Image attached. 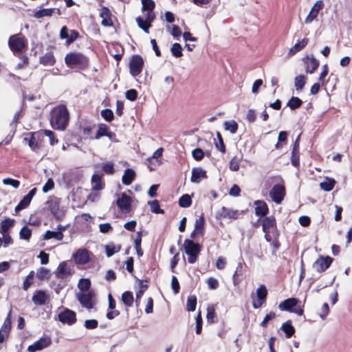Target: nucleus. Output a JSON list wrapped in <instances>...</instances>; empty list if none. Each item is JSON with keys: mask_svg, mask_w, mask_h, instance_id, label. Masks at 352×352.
I'll return each mask as SVG.
<instances>
[{"mask_svg": "<svg viewBox=\"0 0 352 352\" xmlns=\"http://www.w3.org/2000/svg\"><path fill=\"white\" fill-rule=\"evenodd\" d=\"M44 135L48 138L49 141L52 145H54L55 143L58 142V140L56 139L54 132L50 130L30 133L26 135L23 139V141L25 144L29 145L33 151L36 152L37 148L41 146Z\"/></svg>", "mask_w": 352, "mask_h": 352, "instance_id": "obj_1", "label": "nucleus"}, {"mask_svg": "<svg viewBox=\"0 0 352 352\" xmlns=\"http://www.w3.org/2000/svg\"><path fill=\"white\" fill-rule=\"evenodd\" d=\"M269 185H273L269 195L272 200L277 204H280L286 195L285 181L280 176H273L267 180Z\"/></svg>", "mask_w": 352, "mask_h": 352, "instance_id": "obj_2", "label": "nucleus"}, {"mask_svg": "<svg viewBox=\"0 0 352 352\" xmlns=\"http://www.w3.org/2000/svg\"><path fill=\"white\" fill-rule=\"evenodd\" d=\"M69 115L65 105L54 107L51 111L50 123L54 129L64 130L69 122Z\"/></svg>", "mask_w": 352, "mask_h": 352, "instance_id": "obj_3", "label": "nucleus"}, {"mask_svg": "<svg viewBox=\"0 0 352 352\" xmlns=\"http://www.w3.org/2000/svg\"><path fill=\"white\" fill-rule=\"evenodd\" d=\"M262 230L265 233V239L271 241V236H279L280 233L277 228L276 219L274 215L265 217L262 219Z\"/></svg>", "mask_w": 352, "mask_h": 352, "instance_id": "obj_4", "label": "nucleus"}, {"mask_svg": "<svg viewBox=\"0 0 352 352\" xmlns=\"http://www.w3.org/2000/svg\"><path fill=\"white\" fill-rule=\"evenodd\" d=\"M184 248L186 254L188 256V263L192 264L197 262L202 246L192 240L186 239L184 242Z\"/></svg>", "mask_w": 352, "mask_h": 352, "instance_id": "obj_5", "label": "nucleus"}, {"mask_svg": "<svg viewBox=\"0 0 352 352\" xmlns=\"http://www.w3.org/2000/svg\"><path fill=\"white\" fill-rule=\"evenodd\" d=\"M299 300L296 298H289L278 305V309L280 311H285L294 313L298 316H302L304 310L302 307H297Z\"/></svg>", "mask_w": 352, "mask_h": 352, "instance_id": "obj_6", "label": "nucleus"}, {"mask_svg": "<svg viewBox=\"0 0 352 352\" xmlns=\"http://www.w3.org/2000/svg\"><path fill=\"white\" fill-rule=\"evenodd\" d=\"M65 62L71 68L74 67H85L88 63V59L81 53L71 52L65 56Z\"/></svg>", "mask_w": 352, "mask_h": 352, "instance_id": "obj_7", "label": "nucleus"}, {"mask_svg": "<svg viewBox=\"0 0 352 352\" xmlns=\"http://www.w3.org/2000/svg\"><path fill=\"white\" fill-rule=\"evenodd\" d=\"M95 292L89 291L88 292H78L76 294V298L82 307L88 310L93 309L96 305Z\"/></svg>", "mask_w": 352, "mask_h": 352, "instance_id": "obj_8", "label": "nucleus"}, {"mask_svg": "<svg viewBox=\"0 0 352 352\" xmlns=\"http://www.w3.org/2000/svg\"><path fill=\"white\" fill-rule=\"evenodd\" d=\"M60 199L54 198L47 202V209L57 221L62 220L65 216V210L60 205Z\"/></svg>", "mask_w": 352, "mask_h": 352, "instance_id": "obj_9", "label": "nucleus"}, {"mask_svg": "<svg viewBox=\"0 0 352 352\" xmlns=\"http://www.w3.org/2000/svg\"><path fill=\"white\" fill-rule=\"evenodd\" d=\"M131 197L124 192L116 201V205L119 210L126 214H129V216L131 215Z\"/></svg>", "mask_w": 352, "mask_h": 352, "instance_id": "obj_10", "label": "nucleus"}, {"mask_svg": "<svg viewBox=\"0 0 352 352\" xmlns=\"http://www.w3.org/2000/svg\"><path fill=\"white\" fill-rule=\"evenodd\" d=\"M244 214V211L233 210L231 208H226L225 206L221 207V208L218 211L217 216L219 218L223 219H230L232 220H236L242 217Z\"/></svg>", "mask_w": 352, "mask_h": 352, "instance_id": "obj_11", "label": "nucleus"}, {"mask_svg": "<svg viewBox=\"0 0 352 352\" xmlns=\"http://www.w3.org/2000/svg\"><path fill=\"white\" fill-rule=\"evenodd\" d=\"M58 320L63 324L72 325L76 322V314L73 310L65 308L58 314Z\"/></svg>", "mask_w": 352, "mask_h": 352, "instance_id": "obj_12", "label": "nucleus"}, {"mask_svg": "<svg viewBox=\"0 0 352 352\" xmlns=\"http://www.w3.org/2000/svg\"><path fill=\"white\" fill-rule=\"evenodd\" d=\"M144 65V60L140 55H133L129 63V69L131 74L135 77L138 76Z\"/></svg>", "mask_w": 352, "mask_h": 352, "instance_id": "obj_13", "label": "nucleus"}, {"mask_svg": "<svg viewBox=\"0 0 352 352\" xmlns=\"http://www.w3.org/2000/svg\"><path fill=\"white\" fill-rule=\"evenodd\" d=\"M8 45L14 52H21L25 47V43L23 36L19 34L12 35L8 40Z\"/></svg>", "mask_w": 352, "mask_h": 352, "instance_id": "obj_14", "label": "nucleus"}, {"mask_svg": "<svg viewBox=\"0 0 352 352\" xmlns=\"http://www.w3.org/2000/svg\"><path fill=\"white\" fill-rule=\"evenodd\" d=\"M267 289L264 285H261L256 291V296L257 299L256 300H253L252 307L254 309H258L262 307L263 304L265 303L267 296Z\"/></svg>", "mask_w": 352, "mask_h": 352, "instance_id": "obj_15", "label": "nucleus"}, {"mask_svg": "<svg viewBox=\"0 0 352 352\" xmlns=\"http://www.w3.org/2000/svg\"><path fill=\"white\" fill-rule=\"evenodd\" d=\"M333 261V259L329 256H320L314 263L313 267L317 272H323L330 267Z\"/></svg>", "mask_w": 352, "mask_h": 352, "instance_id": "obj_16", "label": "nucleus"}, {"mask_svg": "<svg viewBox=\"0 0 352 352\" xmlns=\"http://www.w3.org/2000/svg\"><path fill=\"white\" fill-rule=\"evenodd\" d=\"M54 274L58 279H65L71 276L73 274V272L67 263L63 261L59 263Z\"/></svg>", "mask_w": 352, "mask_h": 352, "instance_id": "obj_17", "label": "nucleus"}, {"mask_svg": "<svg viewBox=\"0 0 352 352\" xmlns=\"http://www.w3.org/2000/svg\"><path fill=\"white\" fill-rule=\"evenodd\" d=\"M52 343V340L49 337L41 338L38 340L30 345L28 348L29 352H36L49 346Z\"/></svg>", "mask_w": 352, "mask_h": 352, "instance_id": "obj_18", "label": "nucleus"}, {"mask_svg": "<svg viewBox=\"0 0 352 352\" xmlns=\"http://www.w3.org/2000/svg\"><path fill=\"white\" fill-rule=\"evenodd\" d=\"M36 188H33L30 190L28 195L23 197V198L20 201V202L15 207V212H18L25 208H26L31 203V201L33 197L35 195L36 192Z\"/></svg>", "mask_w": 352, "mask_h": 352, "instance_id": "obj_19", "label": "nucleus"}, {"mask_svg": "<svg viewBox=\"0 0 352 352\" xmlns=\"http://www.w3.org/2000/svg\"><path fill=\"white\" fill-rule=\"evenodd\" d=\"M324 7V3L322 0L317 1L314 6L311 8L309 14L305 18V23H311L314 20L317 18L319 11Z\"/></svg>", "mask_w": 352, "mask_h": 352, "instance_id": "obj_20", "label": "nucleus"}, {"mask_svg": "<svg viewBox=\"0 0 352 352\" xmlns=\"http://www.w3.org/2000/svg\"><path fill=\"white\" fill-rule=\"evenodd\" d=\"M74 260L76 264L84 265L89 262V252L85 249H80L74 254Z\"/></svg>", "mask_w": 352, "mask_h": 352, "instance_id": "obj_21", "label": "nucleus"}, {"mask_svg": "<svg viewBox=\"0 0 352 352\" xmlns=\"http://www.w3.org/2000/svg\"><path fill=\"white\" fill-rule=\"evenodd\" d=\"M108 300H109V309L110 311L107 313V318L109 320H113L116 317L118 316L120 314V311L115 309L116 306V302L112 295L109 294L108 295Z\"/></svg>", "mask_w": 352, "mask_h": 352, "instance_id": "obj_22", "label": "nucleus"}, {"mask_svg": "<svg viewBox=\"0 0 352 352\" xmlns=\"http://www.w3.org/2000/svg\"><path fill=\"white\" fill-rule=\"evenodd\" d=\"M162 155H151L146 160V164L150 170H155L162 164Z\"/></svg>", "mask_w": 352, "mask_h": 352, "instance_id": "obj_23", "label": "nucleus"}, {"mask_svg": "<svg viewBox=\"0 0 352 352\" xmlns=\"http://www.w3.org/2000/svg\"><path fill=\"white\" fill-rule=\"evenodd\" d=\"M305 69L307 73L312 74L319 66V61L313 55L307 56L304 60Z\"/></svg>", "mask_w": 352, "mask_h": 352, "instance_id": "obj_24", "label": "nucleus"}, {"mask_svg": "<svg viewBox=\"0 0 352 352\" xmlns=\"http://www.w3.org/2000/svg\"><path fill=\"white\" fill-rule=\"evenodd\" d=\"M256 205L255 214L260 217H266L269 212V208L267 204L263 200H256L254 201Z\"/></svg>", "mask_w": 352, "mask_h": 352, "instance_id": "obj_25", "label": "nucleus"}, {"mask_svg": "<svg viewBox=\"0 0 352 352\" xmlns=\"http://www.w3.org/2000/svg\"><path fill=\"white\" fill-rule=\"evenodd\" d=\"M207 178L206 171L201 168H193L192 169V175L190 181L192 183H199L201 179Z\"/></svg>", "mask_w": 352, "mask_h": 352, "instance_id": "obj_26", "label": "nucleus"}, {"mask_svg": "<svg viewBox=\"0 0 352 352\" xmlns=\"http://www.w3.org/2000/svg\"><path fill=\"white\" fill-rule=\"evenodd\" d=\"M247 161L243 160V155H234L230 162V168L233 171H237L240 166L245 167Z\"/></svg>", "mask_w": 352, "mask_h": 352, "instance_id": "obj_27", "label": "nucleus"}, {"mask_svg": "<svg viewBox=\"0 0 352 352\" xmlns=\"http://www.w3.org/2000/svg\"><path fill=\"white\" fill-rule=\"evenodd\" d=\"M47 300V296L43 290L35 291L32 297V300L36 305H43L46 303Z\"/></svg>", "mask_w": 352, "mask_h": 352, "instance_id": "obj_28", "label": "nucleus"}, {"mask_svg": "<svg viewBox=\"0 0 352 352\" xmlns=\"http://www.w3.org/2000/svg\"><path fill=\"white\" fill-rule=\"evenodd\" d=\"M244 265L243 261L239 262L237 264L236 270L232 276V282L234 286H238L241 282V276L243 275Z\"/></svg>", "mask_w": 352, "mask_h": 352, "instance_id": "obj_29", "label": "nucleus"}, {"mask_svg": "<svg viewBox=\"0 0 352 352\" xmlns=\"http://www.w3.org/2000/svg\"><path fill=\"white\" fill-rule=\"evenodd\" d=\"M280 329L285 333L287 338H292L296 331L291 320H287L286 322H283L280 327Z\"/></svg>", "mask_w": 352, "mask_h": 352, "instance_id": "obj_30", "label": "nucleus"}, {"mask_svg": "<svg viewBox=\"0 0 352 352\" xmlns=\"http://www.w3.org/2000/svg\"><path fill=\"white\" fill-rule=\"evenodd\" d=\"M39 62L45 66H52L56 63V58L52 52H47L39 58Z\"/></svg>", "mask_w": 352, "mask_h": 352, "instance_id": "obj_31", "label": "nucleus"}, {"mask_svg": "<svg viewBox=\"0 0 352 352\" xmlns=\"http://www.w3.org/2000/svg\"><path fill=\"white\" fill-rule=\"evenodd\" d=\"M135 178V172L131 168H127L124 170V175L122 177V182L126 186L132 184Z\"/></svg>", "mask_w": 352, "mask_h": 352, "instance_id": "obj_32", "label": "nucleus"}, {"mask_svg": "<svg viewBox=\"0 0 352 352\" xmlns=\"http://www.w3.org/2000/svg\"><path fill=\"white\" fill-rule=\"evenodd\" d=\"M110 16L111 13L109 10L107 8H102L100 12V16L102 19L101 24L103 26L108 27L112 25L113 23Z\"/></svg>", "mask_w": 352, "mask_h": 352, "instance_id": "obj_33", "label": "nucleus"}, {"mask_svg": "<svg viewBox=\"0 0 352 352\" xmlns=\"http://www.w3.org/2000/svg\"><path fill=\"white\" fill-rule=\"evenodd\" d=\"M91 184L92 190H102L104 186V184L102 183V175L94 174L91 177Z\"/></svg>", "mask_w": 352, "mask_h": 352, "instance_id": "obj_34", "label": "nucleus"}, {"mask_svg": "<svg viewBox=\"0 0 352 352\" xmlns=\"http://www.w3.org/2000/svg\"><path fill=\"white\" fill-rule=\"evenodd\" d=\"M122 248L121 244L116 245L113 242L109 243L105 246V252L107 257L112 256L114 254L120 252Z\"/></svg>", "mask_w": 352, "mask_h": 352, "instance_id": "obj_35", "label": "nucleus"}, {"mask_svg": "<svg viewBox=\"0 0 352 352\" xmlns=\"http://www.w3.org/2000/svg\"><path fill=\"white\" fill-rule=\"evenodd\" d=\"M194 229L199 232L201 236H204L205 233V219L204 213H201V216L196 219Z\"/></svg>", "mask_w": 352, "mask_h": 352, "instance_id": "obj_36", "label": "nucleus"}, {"mask_svg": "<svg viewBox=\"0 0 352 352\" xmlns=\"http://www.w3.org/2000/svg\"><path fill=\"white\" fill-rule=\"evenodd\" d=\"M308 43V38H304L300 41L296 43L289 51L288 56H292L295 54L296 52L300 51L302 48H304Z\"/></svg>", "mask_w": 352, "mask_h": 352, "instance_id": "obj_37", "label": "nucleus"}, {"mask_svg": "<svg viewBox=\"0 0 352 352\" xmlns=\"http://www.w3.org/2000/svg\"><path fill=\"white\" fill-rule=\"evenodd\" d=\"M139 282H140V289L136 292V295H135V300H136L137 305H139L142 296H143L144 293L146 292V290L148 287V280H139Z\"/></svg>", "mask_w": 352, "mask_h": 352, "instance_id": "obj_38", "label": "nucleus"}, {"mask_svg": "<svg viewBox=\"0 0 352 352\" xmlns=\"http://www.w3.org/2000/svg\"><path fill=\"white\" fill-rule=\"evenodd\" d=\"M55 10L60 13V10L56 8H44L37 10L34 12V16L36 19H40L44 16H50L53 14Z\"/></svg>", "mask_w": 352, "mask_h": 352, "instance_id": "obj_39", "label": "nucleus"}, {"mask_svg": "<svg viewBox=\"0 0 352 352\" xmlns=\"http://www.w3.org/2000/svg\"><path fill=\"white\" fill-rule=\"evenodd\" d=\"M14 224V220L8 218L3 220L0 223V233L6 234L9 233V230Z\"/></svg>", "mask_w": 352, "mask_h": 352, "instance_id": "obj_40", "label": "nucleus"}, {"mask_svg": "<svg viewBox=\"0 0 352 352\" xmlns=\"http://www.w3.org/2000/svg\"><path fill=\"white\" fill-rule=\"evenodd\" d=\"M142 232L139 231L136 233V238L134 240V245L135 249L136 250L137 254L138 257H141L144 252L142 249Z\"/></svg>", "mask_w": 352, "mask_h": 352, "instance_id": "obj_41", "label": "nucleus"}, {"mask_svg": "<svg viewBox=\"0 0 352 352\" xmlns=\"http://www.w3.org/2000/svg\"><path fill=\"white\" fill-rule=\"evenodd\" d=\"M66 285L67 283L64 279L54 280L50 283V287L54 289L57 294H58Z\"/></svg>", "mask_w": 352, "mask_h": 352, "instance_id": "obj_42", "label": "nucleus"}, {"mask_svg": "<svg viewBox=\"0 0 352 352\" xmlns=\"http://www.w3.org/2000/svg\"><path fill=\"white\" fill-rule=\"evenodd\" d=\"M121 300L127 307H132L134 302L133 293L130 291L124 292L122 294Z\"/></svg>", "mask_w": 352, "mask_h": 352, "instance_id": "obj_43", "label": "nucleus"}, {"mask_svg": "<svg viewBox=\"0 0 352 352\" xmlns=\"http://www.w3.org/2000/svg\"><path fill=\"white\" fill-rule=\"evenodd\" d=\"M63 234H60V232L47 230L43 234L44 240H50L52 239H55L57 241H62L63 239Z\"/></svg>", "mask_w": 352, "mask_h": 352, "instance_id": "obj_44", "label": "nucleus"}, {"mask_svg": "<svg viewBox=\"0 0 352 352\" xmlns=\"http://www.w3.org/2000/svg\"><path fill=\"white\" fill-rule=\"evenodd\" d=\"M336 185V181L334 179L326 177L324 181L320 182V187L324 191L329 192L333 190Z\"/></svg>", "mask_w": 352, "mask_h": 352, "instance_id": "obj_45", "label": "nucleus"}, {"mask_svg": "<svg viewBox=\"0 0 352 352\" xmlns=\"http://www.w3.org/2000/svg\"><path fill=\"white\" fill-rule=\"evenodd\" d=\"M51 275L50 270L43 267L38 268L36 272V277L40 280H49Z\"/></svg>", "mask_w": 352, "mask_h": 352, "instance_id": "obj_46", "label": "nucleus"}, {"mask_svg": "<svg viewBox=\"0 0 352 352\" xmlns=\"http://www.w3.org/2000/svg\"><path fill=\"white\" fill-rule=\"evenodd\" d=\"M217 318V314L215 312V308L213 305H210L207 307V314L206 319L207 322L209 324H213L215 322V318Z\"/></svg>", "mask_w": 352, "mask_h": 352, "instance_id": "obj_47", "label": "nucleus"}, {"mask_svg": "<svg viewBox=\"0 0 352 352\" xmlns=\"http://www.w3.org/2000/svg\"><path fill=\"white\" fill-rule=\"evenodd\" d=\"M197 299L195 295H190L187 298L186 310L194 311L196 309Z\"/></svg>", "mask_w": 352, "mask_h": 352, "instance_id": "obj_48", "label": "nucleus"}, {"mask_svg": "<svg viewBox=\"0 0 352 352\" xmlns=\"http://www.w3.org/2000/svg\"><path fill=\"white\" fill-rule=\"evenodd\" d=\"M91 287V281L87 278H81L80 279L78 287V289L83 292H88Z\"/></svg>", "mask_w": 352, "mask_h": 352, "instance_id": "obj_49", "label": "nucleus"}, {"mask_svg": "<svg viewBox=\"0 0 352 352\" xmlns=\"http://www.w3.org/2000/svg\"><path fill=\"white\" fill-rule=\"evenodd\" d=\"M192 204V199L188 194L183 195L179 199V205L182 208H188Z\"/></svg>", "mask_w": 352, "mask_h": 352, "instance_id": "obj_50", "label": "nucleus"}, {"mask_svg": "<svg viewBox=\"0 0 352 352\" xmlns=\"http://www.w3.org/2000/svg\"><path fill=\"white\" fill-rule=\"evenodd\" d=\"M306 83V77L304 75H299L295 78L294 85L296 90H301Z\"/></svg>", "mask_w": 352, "mask_h": 352, "instance_id": "obj_51", "label": "nucleus"}, {"mask_svg": "<svg viewBox=\"0 0 352 352\" xmlns=\"http://www.w3.org/2000/svg\"><path fill=\"white\" fill-rule=\"evenodd\" d=\"M34 277V271L30 272L28 275L25 277V278L23 281V289L25 291H27L30 287V286L32 285Z\"/></svg>", "mask_w": 352, "mask_h": 352, "instance_id": "obj_52", "label": "nucleus"}, {"mask_svg": "<svg viewBox=\"0 0 352 352\" xmlns=\"http://www.w3.org/2000/svg\"><path fill=\"white\" fill-rule=\"evenodd\" d=\"M170 52L172 55L176 58H179L183 55L182 47L178 43H175L171 46Z\"/></svg>", "mask_w": 352, "mask_h": 352, "instance_id": "obj_53", "label": "nucleus"}, {"mask_svg": "<svg viewBox=\"0 0 352 352\" xmlns=\"http://www.w3.org/2000/svg\"><path fill=\"white\" fill-rule=\"evenodd\" d=\"M302 100L298 97H292L287 102V106L292 109L294 110L300 107L302 104Z\"/></svg>", "mask_w": 352, "mask_h": 352, "instance_id": "obj_54", "label": "nucleus"}, {"mask_svg": "<svg viewBox=\"0 0 352 352\" xmlns=\"http://www.w3.org/2000/svg\"><path fill=\"white\" fill-rule=\"evenodd\" d=\"M136 22L138 26L142 29L146 33H148L149 28L151 26V24L146 22L145 19L142 18L141 16H138L136 18Z\"/></svg>", "mask_w": 352, "mask_h": 352, "instance_id": "obj_55", "label": "nucleus"}, {"mask_svg": "<svg viewBox=\"0 0 352 352\" xmlns=\"http://www.w3.org/2000/svg\"><path fill=\"white\" fill-rule=\"evenodd\" d=\"M142 7V11H153L155 4L153 0H141Z\"/></svg>", "mask_w": 352, "mask_h": 352, "instance_id": "obj_56", "label": "nucleus"}, {"mask_svg": "<svg viewBox=\"0 0 352 352\" xmlns=\"http://www.w3.org/2000/svg\"><path fill=\"white\" fill-rule=\"evenodd\" d=\"M224 127L226 130L229 131L231 133L234 134L238 129V124L234 120L226 121L224 122Z\"/></svg>", "mask_w": 352, "mask_h": 352, "instance_id": "obj_57", "label": "nucleus"}, {"mask_svg": "<svg viewBox=\"0 0 352 352\" xmlns=\"http://www.w3.org/2000/svg\"><path fill=\"white\" fill-rule=\"evenodd\" d=\"M149 205L151 206V210L155 214H164V210L160 208V203L158 200L155 199L152 201H150Z\"/></svg>", "mask_w": 352, "mask_h": 352, "instance_id": "obj_58", "label": "nucleus"}, {"mask_svg": "<svg viewBox=\"0 0 352 352\" xmlns=\"http://www.w3.org/2000/svg\"><path fill=\"white\" fill-rule=\"evenodd\" d=\"M217 148L221 153L226 152V146L221 134L217 133V140L214 139Z\"/></svg>", "mask_w": 352, "mask_h": 352, "instance_id": "obj_59", "label": "nucleus"}, {"mask_svg": "<svg viewBox=\"0 0 352 352\" xmlns=\"http://www.w3.org/2000/svg\"><path fill=\"white\" fill-rule=\"evenodd\" d=\"M19 236L21 239L29 241L32 236V230L28 226H23L19 232Z\"/></svg>", "mask_w": 352, "mask_h": 352, "instance_id": "obj_60", "label": "nucleus"}, {"mask_svg": "<svg viewBox=\"0 0 352 352\" xmlns=\"http://www.w3.org/2000/svg\"><path fill=\"white\" fill-rule=\"evenodd\" d=\"M166 29L175 38L179 37L182 34V31L177 25H167Z\"/></svg>", "mask_w": 352, "mask_h": 352, "instance_id": "obj_61", "label": "nucleus"}, {"mask_svg": "<svg viewBox=\"0 0 352 352\" xmlns=\"http://www.w3.org/2000/svg\"><path fill=\"white\" fill-rule=\"evenodd\" d=\"M276 317V314L274 311H270L269 314H267L263 320V321L261 322L260 325L263 328H267L268 325V322L270 320H272L274 319Z\"/></svg>", "mask_w": 352, "mask_h": 352, "instance_id": "obj_62", "label": "nucleus"}, {"mask_svg": "<svg viewBox=\"0 0 352 352\" xmlns=\"http://www.w3.org/2000/svg\"><path fill=\"white\" fill-rule=\"evenodd\" d=\"M11 323L10 314L9 313L7 318L4 320L1 331L8 335L11 329Z\"/></svg>", "mask_w": 352, "mask_h": 352, "instance_id": "obj_63", "label": "nucleus"}, {"mask_svg": "<svg viewBox=\"0 0 352 352\" xmlns=\"http://www.w3.org/2000/svg\"><path fill=\"white\" fill-rule=\"evenodd\" d=\"M102 170L108 175H112L115 173L114 164L112 162H107L102 166Z\"/></svg>", "mask_w": 352, "mask_h": 352, "instance_id": "obj_64", "label": "nucleus"}]
</instances>
